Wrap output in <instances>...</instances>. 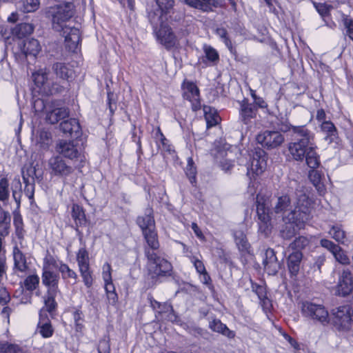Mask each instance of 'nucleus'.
Segmentation results:
<instances>
[{"mask_svg":"<svg viewBox=\"0 0 353 353\" xmlns=\"http://www.w3.org/2000/svg\"><path fill=\"white\" fill-rule=\"evenodd\" d=\"M161 43L168 49L174 47L176 42V36L172 28L168 26H161L159 30L155 32Z\"/></svg>","mask_w":353,"mask_h":353,"instance_id":"obj_17","label":"nucleus"},{"mask_svg":"<svg viewBox=\"0 0 353 353\" xmlns=\"http://www.w3.org/2000/svg\"><path fill=\"white\" fill-rule=\"evenodd\" d=\"M56 150L61 157L68 159L67 160L71 163L73 161L80 162L83 161L84 156L81 154L73 141H60L57 145Z\"/></svg>","mask_w":353,"mask_h":353,"instance_id":"obj_9","label":"nucleus"},{"mask_svg":"<svg viewBox=\"0 0 353 353\" xmlns=\"http://www.w3.org/2000/svg\"><path fill=\"white\" fill-rule=\"evenodd\" d=\"M10 196L9 183L6 178L0 180V201H6Z\"/></svg>","mask_w":353,"mask_h":353,"instance_id":"obj_54","label":"nucleus"},{"mask_svg":"<svg viewBox=\"0 0 353 353\" xmlns=\"http://www.w3.org/2000/svg\"><path fill=\"white\" fill-rule=\"evenodd\" d=\"M239 119L245 125L252 123V120L256 118L258 110L256 105L251 103L248 99L239 101Z\"/></svg>","mask_w":353,"mask_h":353,"instance_id":"obj_11","label":"nucleus"},{"mask_svg":"<svg viewBox=\"0 0 353 353\" xmlns=\"http://www.w3.org/2000/svg\"><path fill=\"white\" fill-rule=\"evenodd\" d=\"M185 174L188 177L190 182L192 185L196 183V168L194 165V161L191 157L188 159V163L185 168Z\"/></svg>","mask_w":353,"mask_h":353,"instance_id":"obj_44","label":"nucleus"},{"mask_svg":"<svg viewBox=\"0 0 353 353\" xmlns=\"http://www.w3.org/2000/svg\"><path fill=\"white\" fill-rule=\"evenodd\" d=\"M143 235L147 243V245L144 248V254L145 255L147 250L153 252H159V242L155 229L145 230V232H143Z\"/></svg>","mask_w":353,"mask_h":353,"instance_id":"obj_22","label":"nucleus"},{"mask_svg":"<svg viewBox=\"0 0 353 353\" xmlns=\"http://www.w3.org/2000/svg\"><path fill=\"white\" fill-rule=\"evenodd\" d=\"M74 7L72 2L67 1L50 8L46 12L48 17L52 19L53 28L56 31L62 32L66 47L72 52L76 50L81 41L79 30L65 26L64 23L73 17Z\"/></svg>","mask_w":353,"mask_h":353,"instance_id":"obj_2","label":"nucleus"},{"mask_svg":"<svg viewBox=\"0 0 353 353\" xmlns=\"http://www.w3.org/2000/svg\"><path fill=\"white\" fill-rule=\"evenodd\" d=\"M183 98L192 103V110L196 111L201 108L199 90L192 82L185 81L182 84Z\"/></svg>","mask_w":353,"mask_h":353,"instance_id":"obj_12","label":"nucleus"},{"mask_svg":"<svg viewBox=\"0 0 353 353\" xmlns=\"http://www.w3.org/2000/svg\"><path fill=\"white\" fill-rule=\"evenodd\" d=\"M314 6L323 20L325 21V18L329 15L330 10L332 8V6L325 3H314Z\"/></svg>","mask_w":353,"mask_h":353,"instance_id":"obj_57","label":"nucleus"},{"mask_svg":"<svg viewBox=\"0 0 353 353\" xmlns=\"http://www.w3.org/2000/svg\"><path fill=\"white\" fill-rule=\"evenodd\" d=\"M72 217L75 222V230L79 236H82V232L79 230V227L85 226L88 220L85 212L82 207L77 204H73L72 207Z\"/></svg>","mask_w":353,"mask_h":353,"instance_id":"obj_21","label":"nucleus"},{"mask_svg":"<svg viewBox=\"0 0 353 353\" xmlns=\"http://www.w3.org/2000/svg\"><path fill=\"white\" fill-rule=\"evenodd\" d=\"M21 50L26 57H35L41 50V46L37 39H31L23 42Z\"/></svg>","mask_w":353,"mask_h":353,"instance_id":"obj_26","label":"nucleus"},{"mask_svg":"<svg viewBox=\"0 0 353 353\" xmlns=\"http://www.w3.org/2000/svg\"><path fill=\"white\" fill-rule=\"evenodd\" d=\"M204 52L205 54V57L208 60L212 62H216L219 59V55L217 51L210 46H205Z\"/></svg>","mask_w":353,"mask_h":353,"instance_id":"obj_59","label":"nucleus"},{"mask_svg":"<svg viewBox=\"0 0 353 353\" xmlns=\"http://www.w3.org/2000/svg\"><path fill=\"white\" fill-rule=\"evenodd\" d=\"M343 23L345 29V34L353 41V19L346 17L343 18Z\"/></svg>","mask_w":353,"mask_h":353,"instance_id":"obj_63","label":"nucleus"},{"mask_svg":"<svg viewBox=\"0 0 353 353\" xmlns=\"http://www.w3.org/2000/svg\"><path fill=\"white\" fill-rule=\"evenodd\" d=\"M308 177L318 191L323 190V185L321 182V174L319 171L312 169L309 172Z\"/></svg>","mask_w":353,"mask_h":353,"instance_id":"obj_42","label":"nucleus"},{"mask_svg":"<svg viewBox=\"0 0 353 353\" xmlns=\"http://www.w3.org/2000/svg\"><path fill=\"white\" fill-rule=\"evenodd\" d=\"M14 225L15 234L19 239L23 240L25 231L23 230V219L20 214H15L14 216Z\"/></svg>","mask_w":353,"mask_h":353,"instance_id":"obj_49","label":"nucleus"},{"mask_svg":"<svg viewBox=\"0 0 353 353\" xmlns=\"http://www.w3.org/2000/svg\"><path fill=\"white\" fill-rule=\"evenodd\" d=\"M21 347L8 341H0V353H21Z\"/></svg>","mask_w":353,"mask_h":353,"instance_id":"obj_39","label":"nucleus"},{"mask_svg":"<svg viewBox=\"0 0 353 353\" xmlns=\"http://www.w3.org/2000/svg\"><path fill=\"white\" fill-rule=\"evenodd\" d=\"M161 14H167L174 6V0H155Z\"/></svg>","mask_w":353,"mask_h":353,"instance_id":"obj_53","label":"nucleus"},{"mask_svg":"<svg viewBox=\"0 0 353 353\" xmlns=\"http://www.w3.org/2000/svg\"><path fill=\"white\" fill-rule=\"evenodd\" d=\"M302 188L292 181L288 188L278 190L272 200V212L282 218L310 212L311 202Z\"/></svg>","mask_w":353,"mask_h":353,"instance_id":"obj_1","label":"nucleus"},{"mask_svg":"<svg viewBox=\"0 0 353 353\" xmlns=\"http://www.w3.org/2000/svg\"><path fill=\"white\" fill-rule=\"evenodd\" d=\"M332 323L339 331L349 330L353 323V310L350 305H343L332 310Z\"/></svg>","mask_w":353,"mask_h":353,"instance_id":"obj_7","label":"nucleus"},{"mask_svg":"<svg viewBox=\"0 0 353 353\" xmlns=\"http://www.w3.org/2000/svg\"><path fill=\"white\" fill-rule=\"evenodd\" d=\"M235 243L241 252H248L250 247L245 234L241 230H236L234 232Z\"/></svg>","mask_w":353,"mask_h":353,"instance_id":"obj_35","label":"nucleus"},{"mask_svg":"<svg viewBox=\"0 0 353 353\" xmlns=\"http://www.w3.org/2000/svg\"><path fill=\"white\" fill-rule=\"evenodd\" d=\"M303 254L301 251H294L287 259V265L291 276H296L300 270Z\"/></svg>","mask_w":353,"mask_h":353,"instance_id":"obj_23","label":"nucleus"},{"mask_svg":"<svg viewBox=\"0 0 353 353\" xmlns=\"http://www.w3.org/2000/svg\"><path fill=\"white\" fill-rule=\"evenodd\" d=\"M276 124L277 125L278 129L283 132L290 133L292 132V128L294 125H292L288 121L287 118H285L282 116L276 117Z\"/></svg>","mask_w":353,"mask_h":353,"instance_id":"obj_52","label":"nucleus"},{"mask_svg":"<svg viewBox=\"0 0 353 353\" xmlns=\"http://www.w3.org/2000/svg\"><path fill=\"white\" fill-rule=\"evenodd\" d=\"M326 261V254H321L312 258L310 262V271L314 276H319L322 272V267Z\"/></svg>","mask_w":353,"mask_h":353,"instance_id":"obj_30","label":"nucleus"},{"mask_svg":"<svg viewBox=\"0 0 353 353\" xmlns=\"http://www.w3.org/2000/svg\"><path fill=\"white\" fill-rule=\"evenodd\" d=\"M320 245L323 248L327 249L330 251L332 254L336 252L337 250H340V246L335 244L332 241L327 239H322L320 241Z\"/></svg>","mask_w":353,"mask_h":353,"instance_id":"obj_61","label":"nucleus"},{"mask_svg":"<svg viewBox=\"0 0 353 353\" xmlns=\"http://www.w3.org/2000/svg\"><path fill=\"white\" fill-rule=\"evenodd\" d=\"M256 214L259 220L261 221L259 225V230L264 232L268 228V223L270 222L269 207L263 196L257 195L256 196Z\"/></svg>","mask_w":353,"mask_h":353,"instance_id":"obj_14","label":"nucleus"},{"mask_svg":"<svg viewBox=\"0 0 353 353\" xmlns=\"http://www.w3.org/2000/svg\"><path fill=\"white\" fill-rule=\"evenodd\" d=\"M266 166V163L263 162V160L251 159L250 163L248 167V172L251 170L256 175H259L263 172V169Z\"/></svg>","mask_w":353,"mask_h":353,"instance_id":"obj_46","label":"nucleus"},{"mask_svg":"<svg viewBox=\"0 0 353 353\" xmlns=\"http://www.w3.org/2000/svg\"><path fill=\"white\" fill-rule=\"evenodd\" d=\"M256 141L267 149H274L282 145L285 141V137L279 131L265 130L256 137Z\"/></svg>","mask_w":353,"mask_h":353,"instance_id":"obj_10","label":"nucleus"},{"mask_svg":"<svg viewBox=\"0 0 353 353\" xmlns=\"http://www.w3.org/2000/svg\"><path fill=\"white\" fill-rule=\"evenodd\" d=\"M34 30V27L32 24L28 23H23L17 25L12 29V34L18 39H22L30 34Z\"/></svg>","mask_w":353,"mask_h":353,"instance_id":"obj_32","label":"nucleus"},{"mask_svg":"<svg viewBox=\"0 0 353 353\" xmlns=\"http://www.w3.org/2000/svg\"><path fill=\"white\" fill-rule=\"evenodd\" d=\"M79 271L85 285L90 288L93 283L92 272L90 270V265L79 268Z\"/></svg>","mask_w":353,"mask_h":353,"instance_id":"obj_51","label":"nucleus"},{"mask_svg":"<svg viewBox=\"0 0 353 353\" xmlns=\"http://www.w3.org/2000/svg\"><path fill=\"white\" fill-rule=\"evenodd\" d=\"M310 212L282 218L283 225L280 230L281 236L286 240L292 239L309 219Z\"/></svg>","mask_w":353,"mask_h":353,"instance_id":"obj_6","label":"nucleus"},{"mask_svg":"<svg viewBox=\"0 0 353 353\" xmlns=\"http://www.w3.org/2000/svg\"><path fill=\"white\" fill-rule=\"evenodd\" d=\"M223 6L219 0H203V12H209L213 11V8H220Z\"/></svg>","mask_w":353,"mask_h":353,"instance_id":"obj_56","label":"nucleus"},{"mask_svg":"<svg viewBox=\"0 0 353 353\" xmlns=\"http://www.w3.org/2000/svg\"><path fill=\"white\" fill-rule=\"evenodd\" d=\"M148 299L151 307L159 314L163 313H172L174 312L172 305L168 303H160L154 300L152 296L148 298Z\"/></svg>","mask_w":353,"mask_h":353,"instance_id":"obj_36","label":"nucleus"},{"mask_svg":"<svg viewBox=\"0 0 353 353\" xmlns=\"http://www.w3.org/2000/svg\"><path fill=\"white\" fill-rule=\"evenodd\" d=\"M161 11L158 9L155 10H151L148 13V18L149 22L152 26L153 30L157 32L158 25L161 22Z\"/></svg>","mask_w":353,"mask_h":353,"instance_id":"obj_41","label":"nucleus"},{"mask_svg":"<svg viewBox=\"0 0 353 353\" xmlns=\"http://www.w3.org/2000/svg\"><path fill=\"white\" fill-rule=\"evenodd\" d=\"M14 270L20 272H25L28 269L27 259L25 254L19 250L17 245L13 248Z\"/></svg>","mask_w":353,"mask_h":353,"instance_id":"obj_25","label":"nucleus"},{"mask_svg":"<svg viewBox=\"0 0 353 353\" xmlns=\"http://www.w3.org/2000/svg\"><path fill=\"white\" fill-rule=\"evenodd\" d=\"M34 179H29L28 180L25 178V182H23L25 183L24 193L30 199L34 198Z\"/></svg>","mask_w":353,"mask_h":353,"instance_id":"obj_58","label":"nucleus"},{"mask_svg":"<svg viewBox=\"0 0 353 353\" xmlns=\"http://www.w3.org/2000/svg\"><path fill=\"white\" fill-rule=\"evenodd\" d=\"M263 264L265 271L270 275L276 274L281 267V263L278 261L276 252L271 248H268L265 250Z\"/></svg>","mask_w":353,"mask_h":353,"instance_id":"obj_15","label":"nucleus"},{"mask_svg":"<svg viewBox=\"0 0 353 353\" xmlns=\"http://www.w3.org/2000/svg\"><path fill=\"white\" fill-rule=\"evenodd\" d=\"M69 110L67 108H57L49 112L47 114V120L52 124L58 123L60 120L68 117Z\"/></svg>","mask_w":353,"mask_h":353,"instance_id":"obj_28","label":"nucleus"},{"mask_svg":"<svg viewBox=\"0 0 353 353\" xmlns=\"http://www.w3.org/2000/svg\"><path fill=\"white\" fill-rule=\"evenodd\" d=\"M252 289L254 292L258 296V298L263 303V305H266L270 302L266 296L265 288L263 285L256 283L252 284Z\"/></svg>","mask_w":353,"mask_h":353,"instance_id":"obj_50","label":"nucleus"},{"mask_svg":"<svg viewBox=\"0 0 353 353\" xmlns=\"http://www.w3.org/2000/svg\"><path fill=\"white\" fill-rule=\"evenodd\" d=\"M73 319H74V321L75 323L76 330L77 332L81 331V330L83 327V312L79 310H77L73 313Z\"/></svg>","mask_w":353,"mask_h":353,"instance_id":"obj_62","label":"nucleus"},{"mask_svg":"<svg viewBox=\"0 0 353 353\" xmlns=\"http://www.w3.org/2000/svg\"><path fill=\"white\" fill-rule=\"evenodd\" d=\"M59 292H46L44 296V303L46 307V311L52 312L57 307V303L55 301V297Z\"/></svg>","mask_w":353,"mask_h":353,"instance_id":"obj_38","label":"nucleus"},{"mask_svg":"<svg viewBox=\"0 0 353 353\" xmlns=\"http://www.w3.org/2000/svg\"><path fill=\"white\" fill-rule=\"evenodd\" d=\"M10 215L8 212L0 213V236H6L9 234Z\"/></svg>","mask_w":353,"mask_h":353,"instance_id":"obj_37","label":"nucleus"},{"mask_svg":"<svg viewBox=\"0 0 353 353\" xmlns=\"http://www.w3.org/2000/svg\"><path fill=\"white\" fill-rule=\"evenodd\" d=\"M192 263H194V265L197 272L199 273L200 274H203L204 279L205 281V283H207V279L208 280H210V278L207 273V271L205 270L203 263L201 261H200L199 259H196L194 257L192 259Z\"/></svg>","mask_w":353,"mask_h":353,"instance_id":"obj_60","label":"nucleus"},{"mask_svg":"<svg viewBox=\"0 0 353 353\" xmlns=\"http://www.w3.org/2000/svg\"><path fill=\"white\" fill-rule=\"evenodd\" d=\"M50 264L52 265L53 267L59 270V271L61 273V276L63 279H73L74 280V282L76 281L77 274L74 271L70 269L67 264L63 263V262L61 261L59 265L54 259L52 260Z\"/></svg>","mask_w":353,"mask_h":353,"instance_id":"obj_33","label":"nucleus"},{"mask_svg":"<svg viewBox=\"0 0 353 353\" xmlns=\"http://www.w3.org/2000/svg\"><path fill=\"white\" fill-rule=\"evenodd\" d=\"M52 69L58 78L68 81L73 78V70L65 63H54L52 65Z\"/></svg>","mask_w":353,"mask_h":353,"instance_id":"obj_24","label":"nucleus"},{"mask_svg":"<svg viewBox=\"0 0 353 353\" xmlns=\"http://www.w3.org/2000/svg\"><path fill=\"white\" fill-rule=\"evenodd\" d=\"M42 283L47 288L46 292H60L59 290V274L44 265L42 270Z\"/></svg>","mask_w":353,"mask_h":353,"instance_id":"obj_13","label":"nucleus"},{"mask_svg":"<svg viewBox=\"0 0 353 353\" xmlns=\"http://www.w3.org/2000/svg\"><path fill=\"white\" fill-rule=\"evenodd\" d=\"M209 327L212 331L220 333L229 339H232L235 336L233 331L230 330L226 325L217 319H214L209 322Z\"/></svg>","mask_w":353,"mask_h":353,"instance_id":"obj_27","label":"nucleus"},{"mask_svg":"<svg viewBox=\"0 0 353 353\" xmlns=\"http://www.w3.org/2000/svg\"><path fill=\"white\" fill-rule=\"evenodd\" d=\"M315 145L307 148L304 159L311 169H316L320 165L319 156L315 151Z\"/></svg>","mask_w":353,"mask_h":353,"instance_id":"obj_29","label":"nucleus"},{"mask_svg":"<svg viewBox=\"0 0 353 353\" xmlns=\"http://www.w3.org/2000/svg\"><path fill=\"white\" fill-rule=\"evenodd\" d=\"M32 77L34 81V83L37 86H44V85H48V73L46 71H43V70H40L39 71L34 73L32 74Z\"/></svg>","mask_w":353,"mask_h":353,"instance_id":"obj_43","label":"nucleus"},{"mask_svg":"<svg viewBox=\"0 0 353 353\" xmlns=\"http://www.w3.org/2000/svg\"><path fill=\"white\" fill-rule=\"evenodd\" d=\"M98 353H110V345L109 339L103 338L99 342L97 346Z\"/></svg>","mask_w":353,"mask_h":353,"instance_id":"obj_64","label":"nucleus"},{"mask_svg":"<svg viewBox=\"0 0 353 353\" xmlns=\"http://www.w3.org/2000/svg\"><path fill=\"white\" fill-rule=\"evenodd\" d=\"M301 310L303 316L321 325H325L329 323L328 312L322 305L306 301L302 303Z\"/></svg>","mask_w":353,"mask_h":353,"instance_id":"obj_8","label":"nucleus"},{"mask_svg":"<svg viewBox=\"0 0 353 353\" xmlns=\"http://www.w3.org/2000/svg\"><path fill=\"white\" fill-rule=\"evenodd\" d=\"M38 327L39 329V333L44 338H48L51 336L53 334V329L49 319L46 317H43L42 314V311L40 313V319L38 323Z\"/></svg>","mask_w":353,"mask_h":353,"instance_id":"obj_31","label":"nucleus"},{"mask_svg":"<svg viewBox=\"0 0 353 353\" xmlns=\"http://www.w3.org/2000/svg\"><path fill=\"white\" fill-rule=\"evenodd\" d=\"M23 8L21 10L24 12H34L39 9L40 5L39 0H24L22 2Z\"/></svg>","mask_w":353,"mask_h":353,"instance_id":"obj_55","label":"nucleus"},{"mask_svg":"<svg viewBox=\"0 0 353 353\" xmlns=\"http://www.w3.org/2000/svg\"><path fill=\"white\" fill-rule=\"evenodd\" d=\"M203 110L207 123V127L209 128L216 125L219 120V117L216 110L208 105H204Z\"/></svg>","mask_w":353,"mask_h":353,"instance_id":"obj_34","label":"nucleus"},{"mask_svg":"<svg viewBox=\"0 0 353 353\" xmlns=\"http://www.w3.org/2000/svg\"><path fill=\"white\" fill-rule=\"evenodd\" d=\"M353 290V277L349 270H344L339 276L337 285L339 295L345 296L350 294Z\"/></svg>","mask_w":353,"mask_h":353,"instance_id":"obj_16","label":"nucleus"},{"mask_svg":"<svg viewBox=\"0 0 353 353\" xmlns=\"http://www.w3.org/2000/svg\"><path fill=\"white\" fill-rule=\"evenodd\" d=\"M39 284V277L37 274H32L27 276L23 281L26 289L30 292L34 291Z\"/></svg>","mask_w":353,"mask_h":353,"instance_id":"obj_47","label":"nucleus"},{"mask_svg":"<svg viewBox=\"0 0 353 353\" xmlns=\"http://www.w3.org/2000/svg\"><path fill=\"white\" fill-rule=\"evenodd\" d=\"M321 130L326 134L325 137V140L329 143L331 144L334 143L336 144H339V137L338 135V130L335 127L334 124L329 121H324L321 124Z\"/></svg>","mask_w":353,"mask_h":353,"instance_id":"obj_19","label":"nucleus"},{"mask_svg":"<svg viewBox=\"0 0 353 353\" xmlns=\"http://www.w3.org/2000/svg\"><path fill=\"white\" fill-rule=\"evenodd\" d=\"M310 243V240L305 236H299L290 244V248L295 251L305 249Z\"/></svg>","mask_w":353,"mask_h":353,"instance_id":"obj_48","label":"nucleus"},{"mask_svg":"<svg viewBox=\"0 0 353 353\" xmlns=\"http://www.w3.org/2000/svg\"><path fill=\"white\" fill-rule=\"evenodd\" d=\"M292 140L288 150L293 159L303 161L307 148L314 145V134L305 125H295L290 134Z\"/></svg>","mask_w":353,"mask_h":353,"instance_id":"obj_3","label":"nucleus"},{"mask_svg":"<svg viewBox=\"0 0 353 353\" xmlns=\"http://www.w3.org/2000/svg\"><path fill=\"white\" fill-rule=\"evenodd\" d=\"M77 261L79 268L90 265V258L88 252L85 248H80L77 254Z\"/></svg>","mask_w":353,"mask_h":353,"instance_id":"obj_45","label":"nucleus"},{"mask_svg":"<svg viewBox=\"0 0 353 353\" xmlns=\"http://www.w3.org/2000/svg\"><path fill=\"white\" fill-rule=\"evenodd\" d=\"M331 236L339 243H343L346 237L345 232L339 225H332L329 231Z\"/></svg>","mask_w":353,"mask_h":353,"instance_id":"obj_40","label":"nucleus"},{"mask_svg":"<svg viewBox=\"0 0 353 353\" xmlns=\"http://www.w3.org/2000/svg\"><path fill=\"white\" fill-rule=\"evenodd\" d=\"M48 167L50 174L61 178L64 184L71 183L68 178L74 173V168L69 160L61 155L53 156L48 160Z\"/></svg>","mask_w":353,"mask_h":353,"instance_id":"obj_5","label":"nucleus"},{"mask_svg":"<svg viewBox=\"0 0 353 353\" xmlns=\"http://www.w3.org/2000/svg\"><path fill=\"white\" fill-rule=\"evenodd\" d=\"M145 258L147 259V270L148 275L153 280H158L162 277L171 275L172 271V264L165 259L162 257L159 252L146 251Z\"/></svg>","mask_w":353,"mask_h":353,"instance_id":"obj_4","label":"nucleus"},{"mask_svg":"<svg viewBox=\"0 0 353 353\" xmlns=\"http://www.w3.org/2000/svg\"><path fill=\"white\" fill-rule=\"evenodd\" d=\"M60 130L71 138L77 139L81 135V126L76 119H70L63 121L60 123Z\"/></svg>","mask_w":353,"mask_h":353,"instance_id":"obj_18","label":"nucleus"},{"mask_svg":"<svg viewBox=\"0 0 353 353\" xmlns=\"http://www.w3.org/2000/svg\"><path fill=\"white\" fill-rule=\"evenodd\" d=\"M152 214V208H147L144 215L138 216L137 223L141 228L142 233L145 232V230L155 229V221Z\"/></svg>","mask_w":353,"mask_h":353,"instance_id":"obj_20","label":"nucleus"}]
</instances>
